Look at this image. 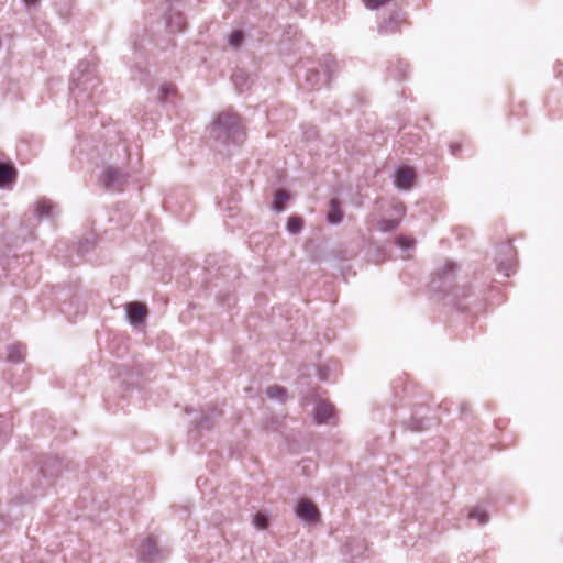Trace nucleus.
<instances>
[{"instance_id":"4","label":"nucleus","mask_w":563,"mask_h":563,"mask_svg":"<svg viewBox=\"0 0 563 563\" xmlns=\"http://www.w3.org/2000/svg\"><path fill=\"white\" fill-rule=\"evenodd\" d=\"M140 558L146 562L152 563L157 560V544L152 538H145L137 549Z\"/></svg>"},{"instance_id":"18","label":"nucleus","mask_w":563,"mask_h":563,"mask_svg":"<svg viewBox=\"0 0 563 563\" xmlns=\"http://www.w3.org/2000/svg\"><path fill=\"white\" fill-rule=\"evenodd\" d=\"M253 523L257 529L263 530L267 527V518L265 515L258 512L254 516Z\"/></svg>"},{"instance_id":"12","label":"nucleus","mask_w":563,"mask_h":563,"mask_svg":"<svg viewBox=\"0 0 563 563\" xmlns=\"http://www.w3.org/2000/svg\"><path fill=\"white\" fill-rule=\"evenodd\" d=\"M468 518L472 520H476L478 525H485L488 521V516L484 509L481 507H474L468 512Z\"/></svg>"},{"instance_id":"11","label":"nucleus","mask_w":563,"mask_h":563,"mask_svg":"<svg viewBox=\"0 0 563 563\" xmlns=\"http://www.w3.org/2000/svg\"><path fill=\"white\" fill-rule=\"evenodd\" d=\"M289 200V194L284 190V189H279L276 195H275V200H274V209L277 211V212H280L284 210L285 208V205L286 202Z\"/></svg>"},{"instance_id":"16","label":"nucleus","mask_w":563,"mask_h":563,"mask_svg":"<svg viewBox=\"0 0 563 563\" xmlns=\"http://www.w3.org/2000/svg\"><path fill=\"white\" fill-rule=\"evenodd\" d=\"M10 428L7 423V420L3 417H0V443L4 442L9 437Z\"/></svg>"},{"instance_id":"13","label":"nucleus","mask_w":563,"mask_h":563,"mask_svg":"<svg viewBox=\"0 0 563 563\" xmlns=\"http://www.w3.org/2000/svg\"><path fill=\"white\" fill-rule=\"evenodd\" d=\"M303 227V219L301 217L292 216L287 221V230L296 234L301 231Z\"/></svg>"},{"instance_id":"22","label":"nucleus","mask_w":563,"mask_h":563,"mask_svg":"<svg viewBox=\"0 0 563 563\" xmlns=\"http://www.w3.org/2000/svg\"><path fill=\"white\" fill-rule=\"evenodd\" d=\"M329 371H330V365L329 364H327L322 368H319V373H318L319 378L321 380H327L329 378Z\"/></svg>"},{"instance_id":"9","label":"nucleus","mask_w":563,"mask_h":563,"mask_svg":"<svg viewBox=\"0 0 563 563\" xmlns=\"http://www.w3.org/2000/svg\"><path fill=\"white\" fill-rule=\"evenodd\" d=\"M25 347L21 344L8 346V361L11 363H20L24 360Z\"/></svg>"},{"instance_id":"2","label":"nucleus","mask_w":563,"mask_h":563,"mask_svg":"<svg viewBox=\"0 0 563 563\" xmlns=\"http://www.w3.org/2000/svg\"><path fill=\"white\" fill-rule=\"evenodd\" d=\"M498 254L505 257V266L500 267L505 272V276L509 277L516 267V250L511 243H504L498 249Z\"/></svg>"},{"instance_id":"17","label":"nucleus","mask_w":563,"mask_h":563,"mask_svg":"<svg viewBox=\"0 0 563 563\" xmlns=\"http://www.w3.org/2000/svg\"><path fill=\"white\" fill-rule=\"evenodd\" d=\"M243 33L241 31H234L230 35L229 42L233 47H239L243 42Z\"/></svg>"},{"instance_id":"10","label":"nucleus","mask_w":563,"mask_h":563,"mask_svg":"<svg viewBox=\"0 0 563 563\" xmlns=\"http://www.w3.org/2000/svg\"><path fill=\"white\" fill-rule=\"evenodd\" d=\"M342 211L340 209L339 202L333 199L330 202V210L328 212V221L330 223H339L342 220Z\"/></svg>"},{"instance_id":"23","label":"nucleus","mask_w":563,"mask_h":563,"mask_svg":"<svg viewBox=\"0 0 563 563\" xmlns=\"http://www.w3.org/2000/svg\"><path fill=\"white\" fill-rule=\"evenodd\" d=\"M23 1H24V3H25L26 5H34V4H36L40 0H23Z\"/></svg>"},{"instance_id":"6","label":"nucleus","mask_w":563,"mask_h":563,"mask_svg":"<svg viewBox=\"0 0 563 563\" xmlns=\"http://www.w3.org/2000/svg\"><path fill=\"white\" fill-rule=\"evenodd\" d=\"M217 126L228 131H238L240 128V119L235 113L224 112L219 115Z\"/></svg>"},{"instance_id":"20","label":"nucleus","mask_w":563,"mask_h":563,"mask_svg":"<svg viewBox=\"0 0 563 563\" xmlns=\"http://www.w3.org/2000/svg\"><path fill=\"white\" fill-rule=\"evenodd\" d=\"M365 7L371 10L378 9L379 7L388 3L390 0H363Z\"/></svg>"},{"instance_id":"7","label":"nucleus","mask_w":563,"mask_h":563,"mask_svg":"<svg viewBox=\"0 0 563 563\" xmlns=\"http://www.w3.org/2000/svg\"><path fill=\"white\" fill-rule=\"evenodd\" d=\"M16 169L12 164L0 163V187H5L15 181Z\"/></svg>"},{"instance_id":"24","label":"nucleus","mask_w":563,"mask_h":563,"mask_svg":"<svg viewBox=\"0 0 563 563\" xmlns=\"http://www.w3.org/2000/svg\"><path fill=\"white\" fill-rule=\"evenodd\" d=\"M411 429L415 430V431H420L422 430V427L421 426H411Z\"/></svg>"},{"instance_id":"5","label":"nucleus","mask_w":563,"mask_h":563,"mask_svg":"<svg viewBox=\"0 0 563 563\" xmlns=\"http://www.w3.org/2000/svg\"><path fill=\"white\" fill-rule=\"evenodd\" d=\"M297 516L307 521L311 522L318 519L319 511L313 503L308 499H302L299 501L296 508Z\"/></svg>"},{"instance_id":"15","label":"nucleus","mask_w":563,"mask_h":563,"mask_svg":"<svg viewBox=\"0 0 563 563\" xmlns=\"http://www.w3.org/2000/svg\"><path fill=\"white\" fill-rule=\"evenodd\" d=\"M53 205L47 200H40L36 205V212L40 217L49 216Z\"/></svg>"},{"instance_id":"1","label":"nucleus","mask_w":563,"mask_h":563,"mask_svg":"<svg viewBox=\"0 0 563 563\" xmlns=\"http://www.w3.org/2000/svg\"><path fill=\"white\" fill-rule=\"evenodd\" d=\"M126 318L134 327H140L145 323L147 318V307L140 301H131L124 305Z\"/></svg>"},{"instance_id":"21","label":"nucleus","mask_w":563,"mask_h":563,"mask_svg":"<svg viewBox=\"0 0 563 563\" xmlns=\"http://www.w3.org/2000/svg\"><path fill=\"white\" fill-rule=\"evenodd\" d=\"M398 225V221L396 220H384L380 222L379 227L384 231H391Z\"/></svg>"},{"instance_id":"26","label":"nucleus","mask_w":563,"mask_h":563,"mask_svg":"<svg viewBox=\"0 0 563 563\" xmlns=\"http://www.w3.org/2000/svg\"><path fill=\"white\" fill-rule=\"evenodd\" d=\"M173 90H174V87H172V86H170V87L166 90V92H168V91H173Z\"/></svg>"},{"instance_id":"14","label":"nucleus","mask_w":563,"mask_h":563,"mask_svg":"<svg viewBox=\"0 0 563 563\" xmlns=\"http://www.w3.org/2000/svg\"><path fill=\"white\" fill-rule=\"evenodd\" d=\"M266 395L271 399L284 401L286 398V390L279 386L274 385V386H269L266 389Z\"/></svg>"},{"instance_id":"19","label":"nucleus","mask_w":563,"mask_h":563,"mask_svg":"<svg viewBox=\"0 0 563 563\" xmlns=\"http://www.w3.org/2000/svg\"><path fill=\"white\" fill-rule=\"evenodd\" d=\"M396 243L402 249H411L415 244V241L408 236H399L397 238Z\"/></svg>"},{"instance_id":"25","label":"nucleus","mask_w":563,"mask_h":563,"mask_svg":"<svg viewBox=\"0 0 563 563\" xmlns=\"http://www.w3.org/2000/svg\"><path fill=\"white\" fill-rule=\"evenodd\" d=\"M199 427H200V428H205V420H202V421H200V422H199Z\"/></svg>"},{"instance_id":"3","label":"nucleus","mask_w":563,"mask_h":563,"mask_svg":"<svg viewBox=\"0 0 563 563\" xmlns=\"http://www.w3.org/2000/svg\"><path fill=\"white\" fill-rule=\"evenodd\" d=\"M415 170L412 167H400L395 175V185L400 189H410L415 183Z\"/></svg>"},{"instance_id":"8","label":"nucleus","mask_w":563,"mask_h":563,"mask_svg":"<svg viewBox=\"0 0 563 563\" xmlns=\"http://www.w3.org/2000/svg\"><path fill=\"white\" fill-rule=\"evenodd\" d=\"M333 415V406L329 402L321 401L314 410V419L318 423H327Z\"/></svg>"}]
</instances>
